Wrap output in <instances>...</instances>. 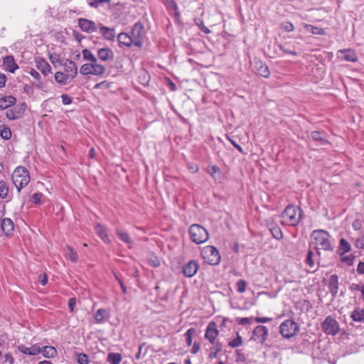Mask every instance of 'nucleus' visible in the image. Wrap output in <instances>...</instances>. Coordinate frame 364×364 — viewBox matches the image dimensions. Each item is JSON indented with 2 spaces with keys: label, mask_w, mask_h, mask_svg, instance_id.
<instances>
[{
  "label": "nucleus",
  "mask_w": 364,
  "mask_h": 364,
  "mask_svg": "<svg viewBox=\"0 0 364 364\" xmlns=\"http://www.w3.org/2000/svg\"><path fill=\"white\" fill-rule=\"evenodd\" d=\"M311 138L315 141L320 143L321 145H326L328 144V140L323 136V133L318 131H314L311 133Z\"/></svg>",
  "instance_id": "obj_30"
},
{
  "label": "nucleus",
  "mask_w": 364,
  "mask_h": 364,
  "mask_svg": "<svg viewBox=\"0 0 364 364\" xmlns=\"http://www.w3.org/2000/svg\"><path fill=\"white\" fill-rule=\"evenodd\" d=\"M118 41L120 44L127 47H130L132 45H134V41L131 34L129 35L127 33H121L118 35Z\"/></svg>",
  "instance_id": "obj_22"
},
{
  "label": "nucleus",
  "mask_w": 364,
  "mask_h": 364,
  "mask_svg": "<svg viewBox=\"0 0 364 364\" xmlns=\"http://www.w3.org/2000/svg\"><path fill=\"white\" fill-rule=\"evenodd\" d=\"M95 230L97 235L106 243H110L111 240L107 234V229L105 226L100 223H97L95 225Z\"/></svg>",
  "instance_id": "obj_16"
},
{
  "label": "nucleus",
  "mask_w": 364,
  "mask_h": 364,
  "mask_svg": "<svg viewBox=\"0 0 364 364\" xmlns=\"http://www.w3.org/2000/svg\"><path fill=\"white\" fill-rule=\"evenodd\" d=\"M255 320L257 323H264L271 321L272 318L269 317H255Z\"/></svg>",
  "instance_id": "obj_58"
},
{
  "label": "nucleus",
  "mask_w": 364,
  "mask_h": 364,
  "mask_svg": "<svg viewBox=\"0 0 364 364\" xmlns=\"http://www.w3.org/2000/svg\"><path fill=\"white\" fill-rule=\"evenodd\" d=\"M350 318L355 322H364V309L355 308L351 312Z\"/></svg>",
  "instance_id": "obj_25"
},
{
  "label": "nucleus",
  "mask_w": 364,
  "mask_h": 364,
  "mask_svg": "<svg viewBox=\"0 0 364 364\" xmlns=\"http://www.w3.org/2000/svg\"><path fill=\"white\" fill-rule=\"evenodd\" d=\"M91 69V75L97 76L102 75L106 71V68L104 65L98 63L97 60H96L95 63H92Z\"/></svg>",
  "instance_id": "obj_27"
},
{
  "label": "nucleus",
  "mask_w": 364,
  "mask_h": 364,
  "mask_svg": "<svg viewBox=\"0 0 364 364\" xmlns=\"http://www.w3.org/2000/svg\"><path fill=\"white\" fill-rule=\"evenodd\" d=\"M107 315V311L104 309H100L97 311L95 319V321L98 323H102L104 321L105 317Z\"/></svg>",
  "instance_id": "obj_38"
},
{
  "label": "nucleus",
  "mask_w": 364,
  "mask_h": 364,
  "mask_svg": "<svg viewBox=\"0 0 364 364\" xmlns=\"http://www.w3.org/2000/svg\"><path fill=\"white\" fill-rule=\"evenodd\" d=\"M219 331L218 329L217 323L214 321L210 322L205 329V338L207 339L211 344L220 342L217 340Z\"/></svg>",
  "instance_id": "obj_9"
},
{
  "label": "nucleus",
  "mask_w": 364,
  "mask_h": 364,
  "mask_svg": "<svg viewBox=\"0 0 364 364\" xmlns=\"http://www.w3.org/2000/svg\"><path fill=\"white\" fill-rule=\"evenodd\" d=\"M65 73L73 80L77 75V67L76 63L70 60H66L63 64Z\"/></svg>",
  "instance_id": "obj_12"
},
{
  "label": "nucleus",
  "mask_w": 364,
  "mask_h": 364,
  "mask_svg": "<svg viewBox=\"0 0 364 364\" xmlns=\"http://www.w3.org/2000/svg\"><path fill=\"white\" fill-rule=\"evenodd\" d=\"M61 98H62V102L65 105H70L73 102L72 97H70L69 95H65V94L62 95Z\"/></svg>",
  "instance_id": "obj_55"
},
{
  "label": "nucleus",
  "mask_w": 364,
  "mask_h": 364,
  "mask_svg": "<svg viewBox=\"0 0 364 364\" xmlns=\"http://www.w3.org/2000/svg\"><path fill=\"white\" fill-rule=\"evenodd\" d=\"M100 33L107 40H112L115 36L114 29L109 28L106 26H101L100 28Z\"/></svg>",
  "instance_id": "obj_33"
},
{
  "label": "nucleus",
  "mask_w": 364,
  "mask_h": 364,
  "mask_svg": "<svg viewBox=\"0 0 364 364\" xmlns=\"http://www.w3.org/2000/svg\"><path fill=\"white\" fill-rule=\"evenodd\" d=\"M6 116L9 120H14L21 117V112L19 109L14 107L13 109H8L6 112Z\"/></svg>",
  "instance_id": "obj_36"
},
{
  "label": "nucleus",
  "mask_w": 364,
  "mask_h": 364,
  "mask_svg": "<svg viewBox=\"0 0 364 364\" xmlns=\"http://www.w3.org/2000/svg\"><path fill=\"white\" fill-rule=\"evenodd\" d=\"M68 255L70 259L73 262H77L78 261L77 253L70 246L68 247Z\"/></svg>",
  "instance_id": "obj_45"
},
{
  "label": "nucleus",
  "mask_w": 364,
  "mask_h": 364,
  "mask_svg": "<svg viewBox=\"0 0 364 364\" xmlns=\"http://www.w3.org/2000/svg\"><path fill=\"white\" fill-rule=\"evenodd\" d=\"M92 63L82 65L80 69V73L82 75H91Z\"/></svg>",
  "instance_id": "obj_43"
},
{
  "label": "nucleus",
  "mask_w": 364,
  "mask_h": 364,
  "mask_svg": "<svg viewBox=\"0 0 364 364\" xmlns=\"http://www.w3.org/2000/svg\"><path fill=\"white\" fill-rule=\"evenodd\" d=\"M116 234L119 237V238L124 242L125 243L127 244H131L132 243V240L129 235V234L126 232H123L121 229L119 228H116Z\"/></svg>",
  "instance_id": "obj_37"
},
{
  "label": "nucleus",
  "mask_w": 364,
  "mask_h": 364,
  "mask_svg": "<svg viewBox=\"0 0 364 364\" xmlns=\"http://www.w3.org/2000/svg\"><path fill=\"white\" fill-rule=\"evenodd\" d=\"M1 228L4 233L6 235L11 234L14 231V223L11 219L5 218L1 219Z\"/></svg>",
  "instance_id": "obj_18"
},
{
  "label": "nucleus",
  "mask_w": 364,
  "mask_h": 364,
  "mask_svg": "<svg viewBox=\"0 0 364 364\" xmlns=\"http://www.w3.org/2000/svg\"><path fill=\"white\" fill-rule=\"evenodd\" d=\"M82 53L84 60H89L90 63H95L96 60H97L96 57L88 49L82 50Z\"/></svg>",
  "instance_id": "obj_41"
},
{
  "label": "nucleus",
  "mask_w": 364,
  "mask_h": 364,
  "mask_svg": "<svg viewBox=\"0 0 364 364\" xmlns=\"http://www.w3.org/2000/svg\"><path fill=\"white\" fill-rule=\"evenodd\" d=\"M242 337L238 333H237V337L235 338L232 339V341H230L228 343L229 346H230L231 348H233L239 347V346H242Z\"/></svg>",
  "instance_id": "obj_44"
},
{
  "label": "nucleus",
  "mask_w": 364,
  "mask_h": 364,
  "mask_svg": "<svg viewBox=\"0 0 364 364\" xmlns=\"http://www.w3.org/2000/svg\"><path fill=\"white\" fill-rule=\"evenodd\" d=\"M236 286H237V291L239 293H243L246 290L247 283L245 280L240 279V280L237 281Z\"/></svg>",
  "instance_id": "obj_52"
},
{
  "label": "nucleus",
  "mask_w": 364,
  "mask_h": 364,
  "mask_svg": "<svg viewBox=\"0 0 364 364\" xmlns=\"http://www.w3.org/2000/svg\"><path fill=\"white\" fill-rule=\"evenodd\" d=\"M198 269V263L194 260H191L183 266V273L187 277H192L196 274Z\"/></svg>",
  "instance_id": "obj_13"
},
{
  "label": "nucleus",
  "mask_w": 364,
  "mask_h": 364,
  "mask_svg": "<svg viewBox=\"0 0 364 364\" xmlns=\"http://www.w3.org/2000/svg\"><path fill=\"white\" fill-rule=\"evenodd\" d=\"M212 347L209 350V358L213 359L217 358L218 353L223 350V344L220 342L215 343L212 344Z\"/></svg>",
  "instance_id": "obj_28"
},
{
  "label": "nucleus",
  "mask_w": 364,
  "mask_h": 364,
  "mask_svg": "<svg viewBox=\"0 0 364 364\" xmlns=\"http://www.w3.org/2000/svg\"><path fill=\"white\" fill-rule=\"evenodd\" d=\"M328 289L333 297H335L338 291V277L333 274L329 278Z\"/></svg>",
  "instance_id": "obj_20"
},
{
  "label": "nucleus",
  "mask_w": 364,
  "mask_h": 364,
  "mask_svg": "<svg viewBox=\"0 0 364 364\" xmlns=\"http://www.w3.org/2000/svg\"><path fill=\"white\" fill-rule=\"evenodd\" d=\"M16 99L12 96H4L0 98V109H6L15 105Z\"/></svg>",
  "instance_id": "obj_21"
},
{
  "label": "nucleus",
  "mask_w": 364,
  "mask_h": 364,
  "mask_svg": "<svg viewBox=\"0 0 364 364\" xmlns=\"http://www.w3.org/2000/svg\"><path fill=\"white\" fill-rule=\"evenodd\" d=\"M321 329L327 335L335 336L339 332V323L333 316H328L321 323Z\"/></svg>",
  "instance_id": "obj_6"
},
{
  "label": "nucleus",
  "mask_w": 364,
  "mask_h": 364,
  "mask_svg": "<svg viewBox=\"0 0 364 364\" xmlns=\"http://www.w3.org/2000/svg\"><path fill=\"white\" fill-rule=\"evenodd\" d=\"M301 213L300 208L289 205L281 215V223L284 225L296 226L301 219Z\"/></svg>",
  "instance_id": "obj_1"
},
{
  "label": "nucleus",
  "mask_w": 364,
  "mask_h": 364,
  "mask_svg": "<svg viewBox=\"0 0 364 364\" xmlns=\"http://www.w3.org/2000/svg\"><path fill=\"white\" fill-rule=\"evenodd\" d=\"M18 349L22 353L29 355H38L41 351L40 349V347L36 345H33L31 347H27L24 345H21V346H18Z\"/></svg>",
  "instance_id": "obj_19"
},
{
  "label": "nucleus",
  "mask_w": 364,
  "mask_h": 364,
  "mask_svg": "<svg viewBox=\"0 0 364 364\" xmlns=\"http://www.w3.org/2000/svg\"><path fill=\"white\" fill-rule=\"evenodd\" d=\"M314 252L312 250H309L308 251L306 258V264L309 265L310 267H314L315 266V262L313 259Z\"/></svg>",
  "instance_id": "obj_48"
},
{
  "label": "nucleus",
  "mask_w": 364,
  "mask_h": 364,
  "mask_svg": "<svg viewBox=\"0 0 364 364\" xmlns=\"http://www.w3.org/2000/svg\"><path fill=\"white\" fill-rule=\"evenodd\" d=\"M355 246L358 248L363 250L364 249V237H360L356 239L355 242Z\"/></svg>",
  "instance_id": "obj_54"
},
{
  "label": "nucleus",
  "mask_w": 364,
  "mask_h": 364,
  "mask_svg": "<svg viewBox=\"0 0 364 364\" xmlns=\"http://www.w3.org/2000/svg\"><path fill=\"white\" fill-rule=\"evenodd\" d=\"M270 231L272 234V236L277 239V240H280L283 237V234H282V232L281 230V229L277 226L275 227H273L270 229Z\"/></svg>",
  "instance_id": "obj_47"
},
{
  "label": "nucleus",
  "mask_w": 364,
  "mask_h": 364,
  "mask_svg": "<svg viewBox=\"0 0 364 364\" xmlns=\"http://www.w3.org/2000/svg\"><path fill=\"white\" fill-rule=\"evenodd\" d=\"M357 272L360 274H364V262H360L357 267Z\"/></svg>",
  "instance_id": "obj_63"
},
{
  "label": "nucleus",
  "mask_w": 364,
  "mask_h": 364,
  "mask_svg": "<svg viewBox=\"0 0 364 364\" xmlns=\"http://www.w3.org/2000/svg\"><path fill=\"white\" fill-rule=\"evenodd\" d=\"M268 328L264 326H257L253 331L252 338L259 343L263 344L268 336Z\"/></svg>",
  "instance_id": "obj_10"
},
{
  "label": "nucleus",
  "mask_w": 364,
  "mask_h": 364,
  "mask_svg": "<svg viewBox=\"0 0 364 364\" xmlns=\"http://www.w3.org/2000/svg\"><path fill=\"white\" fill-rule=\"evenodd\" d=\"M341 262L346 263V264L351 266L353 264L355 257L352 255L341 256Z\"/></svg>",
  "instance_id": "obj_51"
},
{
  "label": "nucleus",
  "mask_w": 364,
  "mask_h": 364,
  "mask_svg": "<svg viewBox=\"0 0 364 364\" xmlns=\"http://www.w3.org/2000/svg\"><path fill=\"white\" fill-rule=\"evenodd\" d=\"M36 66L45 76L48 75L51 72L50 65L43 58H37L36 59Z\"/></svg>",
  "instance_id": "obj_15"
},
{
  "label": "nucleus",
  "mask_w": 364,
  "mask_h": 364,
  "mask_svg": "<svg viewBox=\"0 0 364 364\" xmlns=\"http://www.w3.org/2000/svg\"><path fill=\"white\" fill-rule=\"evenodd\" d=\"M311 240L315 241V247L325 251H333V247L330 242V234L323 230H314L311 235Z\"/></svg>",
  "instance_id": "obj_2"
},
{
  "label": "nucleus",
  "mask_w": 364,
  "mask_h": 364,
  "mask_svg": "<svg viewBox=\"0 0 364 364\" xmlns=\"http://www.w3.org/2000/svg\"><path fill=\"white\" fill-rule=\"evenodd\" d=\"M164 4L166 8L169 10L171 14L176 16L177 19L179 16V12L178 11V6L174 0H164Z\"/></svg>",
  "instance_id": "obj_23"
},
{
  "label": "nucleus",
  "mask_w": 364,
  "mask_h": 364,
  "mask_svg": "<svg viewBox=\"0 0 364 364\" xmlns=\"http://www.w3.org/2000/svg\"><path fill=\"white\" fill-rule=\"evenodd\" d=\"M28 73L37 80L41 79V75L33 68H31Z\"/></svg>",
  "instance_id": "obj_59"
},
{
  "label": "nucleus",
  "mask_w": 364,
  "mask_h": 364,
  "mask_svg": "<svg viewBox=\"0 0 364 364\" xmlns=\"http://www.w3.org/2000/svg\"><path fill=\"white\" fill-rule=\"evenodd\" d=\"M77 362L79 364H89L90 359L87 354L79 353L77 355Z\"/></svg>",
  "instance_id": "obj_50"
},
{
  "label": "nucleus",
  "mask_w": 364,
  "mask_h": 364,
  "mask_svg": "<svg viewBox=\"0 0 364 364\" xmlns=\"http://www.w3.org/2000/svg\"><path fill=\"white\" fill-rule=\"evenodd\" d=\"M75 304H76V300L75 298H70L68 300V307L71 312L74 311V308L75 306Z\"/></svg>",
  "instance_id": "obj_61"
},
{
  "label": "nucleus",
  "mask_w": 364,
  "mask_h": 364,
  "mask_svg": "<svg viewBox=\"0 0 364 364\" xmlns=\"http://www.w3.org/2000/svg\"><path fill=\"white\" fill-rule=\"evenodd\" d=\"M130 33L134 41V45L139 48L141 47L143 39L146 35L144 24H134Z\"/></svg>",
  "instance_id": "obj_8"
},
{
  "label": "nucleus",
  "mask_w": 364,
  "mask_h": 364,
  "mask_svg": "<svg viewBox=\"0 0 364 364\" xmlns=\"http://www.w3.org/2000/svg\"><path fill=\"white\" fill-rule=\"evenodd\" d=\"M122 360V356L118 353H109L107 361L110 364H120Z\"/></svg>",
  "instance_id": "obj_32"
},
{
  "label": "nucleus",
  "mask_w": 364,
  "mask_h": 364,
  "mask_svg": "<svg viewBox=\"0 0 364 364\" xmlns=\"http://www.w3.org/2000/svg\"><path fill=\"white\" fill-rule=\"evenodd\" d=\"M338 53H341L343 55V56L338 55V58H340L346 61L354 63L358 60L357 55H356L355 52L352 49L339 50L338 51Z\"/></svg>",
  "instance_id": "obj_14"
},
{
  "label": "nucleus",
  "mask_w": 364,
  "mask_h": 364,
  "mask_svg": "<svg viewBox=\"0 0 364 364\" xmlns=\"http://www.w3.org/2000/svg\"><path fill=\"white\" fill-rule=\"evenodd\" d=\"M23 92L29 95H31L33 94V89L32 87V85H25L23 86Z\"/></svg>",
  "instance_id": "obj_60"
},
{
  "label": "nucleus",
  "mask_w": 364,
  "mask_h": 364,
  "mask_svg": "<svg viewBox=\"0 0 364 364\" xmlns=\"http://www.w3.org/2000/svg\"><path fill=\"white\" fill-rule=\"evenodd\" d=\"M42 197L43 194L41 193H35L31 196V200L36 204H41Z\"/></svg>",
  "instance_id": "obj_53"
},
{
  "label": "nucleus",
  "mask_w": 364,
  "mask_h": 364,
  "mask_svg": "<svg viewBox=\"0 0 364 364\" xmlns=\"http://www.w3.org/2000/svg\"><path fill=\"white\" fill-rule=\"evenodd\" d=\"M2 129L0 130V136L5 140H9L11 138V129L6 126H1Z\"/></svg>",
  "instance_id": "obj_40"
},
{
  "label": "nucleus",
  "mask_w": 364,
  "mask_h": 364,
  "mask_svg": "<svg viewBox=\"0 0 364 364\" xmlns=\"http://www.w3.org/2000/svg\"><path fill=\"white\" fill-rule=\"evenodd\" d=\"M111 0H92L89 2L91 7L98 8L104 4H109Z\"/></svg>",
  "instance_id": "obj_49"
},
{
  "label": "nucleus",
  "mask_w": 364,
  "mask_h": 364,
  "mask_svg": "<svg viewBox=\"0 0 364 364\" xmlns=\"http://www.w3.org/2000/svg\"><path fill=\"white\" fill-rule=\"evenodd\" d=\"M9 193V187L8 183L4 181H0V198L4 199L8 197Z\"/></svg>",
  "instance_id": "obj_35"
},
{
  "label": "nucleus",
  "mask_w": 364,
  "mask_h": 364,
  "mask_svg": "<svg viewBox=\"0 0 364 364\" xmlns=\"http://www.w3.org/2000/svg\"><path fill=\"white\" fill-rule=\"evenodd\" d=\"M351 247L350 243L344 238H341L338 249V253L342 256L345 253L350 251Z\"/></svg>",
  "instance_id": "obj_29"
},
{
  "label": "nucleus",
  "mask_w": 364,
  "mask_h": 364,
  "mask_svg": "<svg viewBox=\"0 0 364 364\" xmlns=\"http://www.w3.org/2000/svg\"><path fill=\"white\" fill-rule=\"evenodd\" d=\"M196 330L193 328H188L185 333L184 336L186 337V344L190 346L192 345V338L193 334L195 333Z\"/></svg>",
  "instance_id": "obj_42"
},
{
  "label": "nucleus",
  "mask_w": 364,
  "mask_h": 364,
  "mask_svg": "<svg viewBox=\"0 0 364 364\" xmlns=\"http://www.w3.org/2000/svg\"><path fill=\"white\" fill-rule=\"evenodd\" d=\"M2 65L6 71L14 73L18 65L16 63L14 58L12 55H7L3 58Z\"/></svg>",
  "instance_id": "obj_11"
},
{
  "label": "nucleus",
  "mask_w": 364,
  "mask_h": 364,
  "mask_svg": "<svg viewBox=\"0 0 364 364\" xmlns=\"http://www.w3.org/2000/svg\"><path fill=\"white\" fill-rule=\"evenodd\" d=\"M280 333L284 338H289L297 333L299 329V325L293 320L287 319L280 325Z\"/></svg>",
  "instance_id": "obj_7"
},
{
  "label": "nucleus",
  "mask_w": 364,
  "mask_h": 364,
  "mask_svg": "<svg viewBox=\"0 0 364 364\" xmlns=\"http://www.w3.org/2000/svg\"><path fill=\"white\" fill-rule=\"evenodd\" d=\"M188 232L191 241L197 245L205 242L209 238L206 229L198 224L191 225Z\"/></svg>",
  "instance_id": "obj_4"
},
{
  "label": "nucleus",
  "mask_w": 364,
  "mask_h": 364,
  "mask_svg": "<svg viewBox=\"0 0 364 364\" xmlns=\"http://www.w3.org/2000/svg\"><path fill=\"white\" fill-rule=\"evenodd\" d=\"M55 80L61 85H65L71 80L70 77L68 74L60 71L55 73Z\"/></svg>",
  "instance_id": "obj_24"
},
{
  "label": "nucleus",
  "mask_w": 364,
  "mask_h": 364,
  "mask_svg": "<svg viewBox=\"0 0 364 364\" xmlns=\"http://www.w3.org/2000/svg\"><path fill=\"white\" fill-rule=\"evenodd\" d=\"M255 68L259 75L264 78H268L270 75V71L268 66L261 60L255 61Z\"/></svg>",
  "instance_id": "obj_17"
},
{
  "label": "nucleus",
  "mask_w": 364,
  "mask_h": 364,
  "mask_svg": "<svg viewBox=\"0 0 364 364\" xmlns=\"http://www.w3.org/2000/svg\"><path fill=\"white\" fill-rule=\"evenodd\" d=\"M237 323L240 325H250L251 324V318L247 317L238 318Z\"/></svg>",
  "instance_id": "obj_56"
},
{
  "label": "nucleus",
  "mask_w": 364,
  "mask_h": 364,
  "mask_svg": "<svg viewBox=\"0 0 364 364\" xmlns=\"http://www.w3.org/2000/svg\"><path fill=\"white\" fill-rule=\"evenodd\" d=\"M97 56L100 60L106 61L112 56V51L111 49L107 48H100L98 50Z\"/></svg>",
  "instance_id": "obj_31"
},
{
  "label": "nucleus",
  "mask_w": 364,
  "mask_h": 364,
  "mask_svg": "<svg viewBox=\"0 0 364 364\" xmlns=\"http://www.w3.org/2000/svg\"><path fill=\"white\" fill-rule=\"evenodd\" d=\"M198 28L203 31L205 33H211V30L208 28L207 26H205V24H196Z\"/></svg>",
  "instance_id": "obj_64"
},
{
  "label": "nucleus",
  "mask_w": 364,
  "mask_h": 364,
  "mask_svg": "<svg viewBox=\"0 0 364 364\" xmlns=\"http://www.w3.org/2000/svg\"><path fill=\"white\" fill-rule=\"evenodd\" d=\"M81 29L87 33H92L97 31L96 24H79Z\"/></svg>",
  "instance_id": "obj_46"
},
{
  "label": "nucleus",
  "mask_w": 364,
  "mask_h": 364,
  "mask_svg": "<svg viewBox=\"0 0 364 364\" xmlns=\"http://www.w3.org/2000/svg\"><path fill=\"white\" fill-rule=\"evenodd\" d=\"M305 32H310L315 35H325L326 31L319 26H315L312 24H305L304 27Z\"/></svg>",
  "instance_id": "obj_26"
},
{
  "label": "nucleus",
  "mask_w": 364,
  "mask_h": 364,
  "mask_svg": "<svg viewBox=\"0 0 364 364\" xmlns=\"http://www.w3.org/2000/svg\"><path fill=\"white\" fill-rule=\"evenodd\" d=\"M209 172H210V174L212 176V178L215 181H220L223 178L222 172H221L220 168L216 165L211 166Z\"/></svg>",
  "instance_id": "obj_34"
},
{
  "label": "nucleus",
  "mask_w": 364,
  "mask_h": 364,
  "mask_svg": "<svg viewBox=\"0 0 364 364\" xmlns=\"http://www.w3.org/2000/svg\"><path fill=\"white\" fill-rule=\"evenodd\" d=\"M41 352L47 358H53L56 354V350L53 346H45Z\"/></svg>",
  "instance_id": "obj_39"
},
{
  "label": "nucleus",
  "mask_w": 364,
  "mask_h": 364,
  "mask_svg": "<svg viewBox=\"0 0 364 364\" xmlns=\"http://www.w3.org/2000/svg\"><path fill=\"white\" fill-rule=\"evenodd\" d=\"M5 362H9V364H14V359L12 356V354L10 353H6L4 355Z\"/></svg>",
  "instance_id": "obj_62"
},
{
  "label": "nucleus",
  "mask_w": 364,
  "mask_h": 364,
  "mask_svg": "<svg viewBox=\"0 0 364 364\" xmlns=\"http://www.w3.org/2000/svg\"><path fill=\"white\" fill-rule=\"evenodd\" d=\"M30 180L28 171L25 167L18 166L15 168L12 174V181L18 192L28 184Z\"/></svg>",
  "instance_id": "obj_3"
},
{
  "label": "nucleus",
  "mask_w": 364,
  "mask_h": 364,
  "mask_svg": "<svg viewBox=\"0 0 364 364\" xmlns=\"http://www.w3.org/2000/svg\"><path fill=\"white\" fill-rule=\"evenodd\" d=\"M201 255L204 261L210 265L218 264L220 261L219 252L211 245L204 247L201 250Z\"/></svg>",
  "instance_id": "obj_5"
},
{
  "label": "nucleus",
  "mask_w": 364,
  "mask_h": 364,
  "mask_svg": "<svg viewBox=\"0 0 364 364\" xmlns=\"http://www.w3.org/2000/svg\"><path fill=\"white\" fill-rule=\"evenodd\" d=\"M49 59L53 65H55L57 63H60V56L57 54H50L49 56Z\"/></svg>",
  "instance_id": "obj_57"
}]
</instances>
